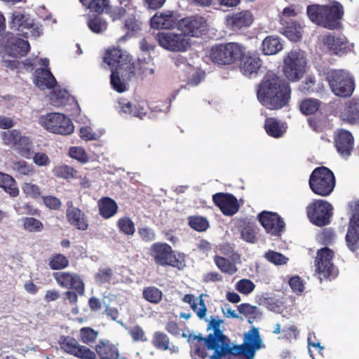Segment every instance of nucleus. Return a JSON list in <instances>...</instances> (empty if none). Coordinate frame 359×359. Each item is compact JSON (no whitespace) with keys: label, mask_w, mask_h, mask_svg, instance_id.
Segmentation results:
<instances>
[{"label":"nucleus","mask_w":359,"mask_h":359,"mask_svg":"<svg viewBox=\"0 0 359 359\" xmlns=\"http://www.w3.org/2000/svg\"><path fill=\"white\" fill-rule=\"evenodd\" d=\"M291 92L288 81L274 72H268L258 85L257 97L266 109L278 110L288 105Z\"/></svg>","instance_id":"nucleus-1"},{"label":"nucleus","mask_w":359,"mask_h":359,"mask_svg":"<svg viewBox=\"0 0 359 359\" xmlns=\"http://www.w3.org/2000/svg\"><path fill=\"white\" fill-rule=\"evenodd\" d=\"M103 59L111 69L122 70L121 76L128 80L137 75L144 74L147 70H149L151 74L154 72L152 68L147 69L144 67L141 60L135 62L131 55L118 47L113 46L108 48Z\"/></svg>","instance_id":"nucleus-2"},{"label":"nucleus","mask_w":359,"mask_h":359,"mask_svg":"<svg viewBox=\"0 0 359 359\" xmlns=\"http://www.w3.org/2000/svg\"><path fill=\"white\" fill-rule=\"evenodd\" d=\"M306 13L314 23L328 29L341 27V20L344 15V7L338 1H332L328 5L313 4L308 6Z\"/></svg>","instance_id":"nucleus-3"},{"label":"nucleus","mask_w":359,"mask_h":359,"mask_svg":"<svg viewBox=\"0 0 359 359\" xmlns=\"http://www.w3.org/2000/svg\"><path fill=\"white\" fill-rule=\"evenodd\" d=\"M245 50V46L239 43H219L211 48L209 57L215 64L229 65L238 61Z\"/></svg>","instance_id":"nucleus-4"},{"label":"nucleus","mask_w":359,"mask_h":359,"mask_svg":"<svg viewBox=\"0 0 359 359\" xmlns=\"http://www.w3.org/2000/svg\"><path fill=\"white\" fill-rule=\"evenodd\" d=\"M309 184L310 189L315 194L327 196L335 187V177L333 172L328 168L318 167L311 172Z\"/></svg>","instance_id":"nucleus-5"},{"label":"nucleus","mask_w":359,"mask_h":359,"mask_svg":"<svg viewBox=\"0 0 359 359\" xmlns=\"http://www.w3.org/2000/svg\"><path fill=\"white\" fill-rule=\"evenodd\" d=\"M283 72L288 81L297 82L306 73V59L299 50H292L284 57Z\"/></svg>","instance_id":"nucleus-6"},{"label":"nucleus","mask_w":359,"mask_h":359,"mask_svg":"<svg viewBox=\"0 0 359 359\" xmlns=\"http://www.w3.org/2000/svg\"><path fill=\"white\" fill-rule=\"evenodd\" d=\"M326 81L337 96L348 97L353 93L354 79L348 72L342 69L330 70L326 74Z\"/></svg>","instance_id":"nucleus-7"},{"label":"nucleus","mask_w":359,"mask_h":359,"mask_svg":"<svg viewBox=\"0 0 359 359\" xmlns=\"http://www.w3.org/2000/svg\"><path fill=\"white\" fill-rule=\"evenodd\" d=\"M231 347L234 353V358L254 359L256 351L264 348V345L261 339L259 329L252 327L248 332L244 334L243 344Z\"/></svg>","instance_id":"nucleus-8"},{"label":"nucleus","mask_w":359,"mask_h":359,"mask_svg":"<svg viewBox=\"0 0 359 359\" xmlns=\"http://www.w3.org/2000/svg\"><path fill=\"white\" fill-rule=\"evenodd\" d=\"M149 255L154 262L159 266H170L180 269L184 265L177 258L171 246L166 243H153L149 248Z\"/></svg>","instance_id":"nucleus-9"},{"label":"nucleus","mask_w":359,"mask_h":359,"mask_svg":"<svg viewBox=\"0 0 359 359\" xmlns=\"http://www.w3.org/2000/svg\"><path fill=\"white\" fill-rule=\"evenodd\" d=\"M40 123L48 131L62 135H70L74 126L69 118L60 113H49L40 118Z\"/></svg>","instance_id":"nucleus-10"},{"label":"nucleus","mask_w":359,"mask_h":359,"mask_svg":"<svg viewBox=\"0 0 359 359\" xmlns=\"http://www.w3.org/2000/svg\"><path fill=\"white\" fill-rule=\"evenodd\" d=\"M332 210L331 203L322 199H316L306 207V215L313 224L323 226L330 223Z\"/></svg>","instance_id":"nucleus-11"},{"label":"nucleus","mask_w":359,"mask_h":359,"mask_svg":"<svg viewBox=\"0 0 359 359\" xmlns=\"http://www.w3.org/2000/svg\"><path fill=\"white\" fill-rule=\"evenodd\" d=\"M156 39L159 46L172 52H184L189 46V39L182 32H160Z\"/></svg>","instance_id":"nucleus-12"},{"label":"nucleus","mask_w":359,"mask_h":359,"mask_svg":"<svg viewBox=\"0 0 359 359\" xmlns=\"http://www.w3.org/2000/svg\"><path fill=\"white\" fill-rule=\"evenodd\" d=\"M178 29L186 37L187 36L201 37L207 33L208 25L205 18L196 15L180 19Z\"/></svg>","instance_id":"nucleus-13"},{"label":"nucleus","mask_w":359,"mask_h":359,"mask_svg":"<svg viewBox=\"0 0 359 359\" xmlns=\"http://www.w3.org/2000/svg\"><path fill=\"white\" fill-rule=\"evenodd\" d=\"M1 135L5 144L12 146L21 156L30 158L32 141L29 137L15 129L2 132Z\"/></svg>","instance_id":"nucleus-14"},{"label":"nucleus","mask_w":359,"mask_h":359,"mask_svg":"<svg viewBox=\"0 0 359 359\" xmlns=\"http://www.w3.org/2000/svg\"><path fill=\"white\" fill-rule=\"evenodd\" d=\"M53 276L60 287L75 290L80 296L84 294L85 283L79 274L71 272H55Z\"/></svg>","instance_id":"nucleus-15"},{"label":"nucleus","mask_w":359,"mask_h":359,"mask_svg":"<svg viewBox=\"0 0 359 359\" xmlns=\"http://www.w3.org/2000/svg\"><path fill=\"white\" fill-rule=\"evenodd\" d=\"M180 15L177 11L167 10L156 12L150 19L151 27L156 29L178 28Z\"/></svg>","instance_id":"nucleus-16"},{"label":"nucleus","mask_w":359,"mask_h":359,"mask_svg":"<svg viewBox=\"0 0 359 359\" xmlns=\"http://www.w3.org/2000/svg\"><path fill=\"white\" fill-rule=\"evenodd\" d=\"M334 252L327 247L318 250L316 257V271L324 278L334 277V264L332 259Z\"/></svg>","instance_id":"nucleus-17"},{"label":"nucleus","mask_w":359,"mask_h":359,"mask_svg":"<svg viewBox=\"0 0 359 359\" xmlns=\"http://www.w3.org/2000/svg\"><path fill=\"white\" fill-rule=\"evenodd\" d=\"M61 348L67 353L81 359H96V353L86 346L79 345L72 337H64L60 341Z\"/></svg>","instance_id":"nucleus-18"},{"label":"nucleus","mask_w":359,"mask_h":359,"mask_svg":"<svg viewBox=\"0 0 359 359\" xmlns=\"http://www.w3.org/2000/svg\"><path fill=\"white\" fill-rule=\"evenodd\" d=\"M258 219L266 232L273 236H280L284 230L285 223L276 212L263 211L258 215Z\"/></svg>","instance_id":"nucleus-19"},{"label":"nucleus","mask_w":359,"mask_h":359,"mask_svg":"<svg viewBox=\"0 0 359 359\" xmlns=\"http://www.w3.org/2000/svg\"><path fill=\"white\" fill-rule=\"evenodd\" d=\"M334 142L337 152L344 158L348 157L353 149L354 138L352 133L345 129H338L334 134Z\"/></svg>","instance_id":"nucleus-20"},{"label":"nucleus","mask_w":359,"mask_h":359,"mask_svg":"<svg viewBox=\"0 0 359 359\" xmlns=\"http://www.w3.org/2000/svg\"><path fill=\"white\" fill-rule=\"evenodd\" d=\"M214 204L226 216L235 215L239 210V204L236 196L231 194L219 192L212 196Z\"/></svg>","instance_id":"nucleus-21"},{"label":"nucleus","mask_w":359,"mask_h":359,"mask_svg":"<svg viewBox=\"0 0 359 359\" xmlns=\"http://www.w3.org/2000/svg\"><path fill=\"white\" fill-rule=\"evenodd\" d=\"M238 60L240 70L246 76L257 75L262 66V60L257 52H245V50Z\"/></svg>","instance_id":"nucleus-22"},{"label":"nucleus","mask_w":359,"mask_h":359,"mask_svg":"<svg viewBox=\"0 0 359 359\" xmlns=\"http://www.w3.org/2000/svg\"><path fill=\"white\" fill-rule=\"evenodd\" d=\"M226 26L232 31L249 27L254 21L253 15L249 11H242L226 16Z\"/></svg>","instance_id":"nucleus-23"},{"label":"nucleus","mask_w":359,"mask_h":359,"mask_svg":"<svg viewBox=\"0 0 359 359\" xmlns=\"http://www.w3.org/2000/svg\"><path fill=\"white\" fill-rule=\"evenodd\" d=\"M11 28L14 30L29 29L31 35L37 37L41 34V29L35 24L33 19L20 13H13L10 22Z\"/></svg>","instance_id":"nucleus-24"},{"label":"nucleus","mask_w":359,"mask_h":359,"mask_svg":"<svg viewBox=\"0 0 359 359\" xmlns=\"http://www.w3.org/2000/svg\"><path fill=\"white\" fill-rule=\"evenodd\" d=\"M68 222L78 230L86 231L88 228V220L86 214L79 208L68 206L66 210Z\"/></svg>","instance_id":"nucleus-25"},{"label":"nucleus","mask_w":359,"mask_h":359,"mask_svg":"<svg viewBox=\"0 0 359 359\" xmlns=\"http://www.w3.org/2000/svg\"><path fill=\"white\" fill-rule=\"evenodd\" d=\"M5 48L10 55L23 57L29 51L30 45L27 41L15 36H11L7 39Z\"/></svg>","instance_id":"nucleus-26"},{"label":"nucleus","mask_w":359,"mask_h":359,"mask_svg":"<svg viewBox=\"0 0 359 359\" xmlns=\"http://www.w3.org/2000/svg\"><path fill=\"white\" fill-rule=\"evenodd\" d=\"M96 356L100 359H118L119 351L117 344L107 339H101L95 346Z\"/></svg>","instance_id":"nucleus-27"},{"label":"nucleus","mask_w":359,"mask_h":359,"mask_svg":"<svg viewBox=\"0 0 359 359\" xmlns=\"http://www.w3.org/2000/svg\"><path fill=\"white\" fill-rule=\"evenodd\" d=\"M34 76V83L40 89H52L57 84L50 69L38 68L35 70Z\"/></svg>","instance_id":"nucleus-28"},{"label":"nucleus","mask_w":359,"mask_h":359,"mask_svg":"<svg viewBox=\"0 0 359 359\" xmlns=\"http://www.w3.org/2000/svg\"><path fill=\"white\" fill-rule=\"evenodd\" d=\"M151 344L157 350L169 351L171 353L179 351V348L172 344L169 337L161 331H156L153 334Z\"/></svg>","instance_id":"nucleus-29"},{"label":"nucleus","mask_w":359,"mask_h":359,"mask_svg":"<svg viewBox=\"0 0 359 359\" xmlns=\"http://www.w3.org/2000/svg\"><path fill=\"white\" fill-rule=\"evenodd\" d=\"M323 43L331 54L341 55L346 52V41L340 37H335L331 34L325 35L323 38Z\"/></svg>","instance_id":"nucleus-30"},{"label":"nucleus","mask_w":359,"mask_h":359,"mask_svg":"<svg viewBox=\"0 0 359 359\" xmlns=\"http://www.w3.org/2000/svg\"><path fill=\"white\" fill-rule=\"evenodd\" d=\"M100 215L104 219H109L114 216L118 210L116 202L110 197L101 198L97 203Z\"/></svg>","instance_id":"nucleus-31"},{"label":"nucleus","mask_w":359,"mask_h":359,"mask_svg":"<svg viewBox=\"0 0 359 359\" xmlns=\"http://www.w3.org/2000/svg\"><path fill=\"white\" fill-rule=\"evenodd\" d=\"M120 112L142 119L147 114L146 109L140 104H133L126 98L118 100Z\"/></svg>","instance_id":"nucleus-32"},{"label":"nucleus","mask_w":359,"mask_h":359,"mask_svg":"<svg viewBox=\"0 0 359 359\" xmlns=\"http://www.w3.org/2000/svg\"><path fill=\"white\" fill-rule=\"evenodd\" d=\"M340 118L351 125L359 123V103L355 100L349 101L341 111Z\"/></svg>","instance_id":"nucleus-33"},{"label":"nucleus","mask_w":359,"mask_h":359,"mask_svg":"<svg viewBox=\"0 0 359 359\" xmlns=\"http://www.w3.org/2000/svg\"><path fill=\"white\" fill-rule=\"evenodd\" d=\"M203 294L199 296L198 304L196 303L195 296L192 294H187L182 298V301L190 305L192 310L196 313V316L200 319H204L207 314V307L203 299Z\"/></svg>","instance_id":"nucleus-34"},{"label":"nucleus","mask_w":359,"mask_h":359,"mask_svg":"<svg viewBox=\"0 0 359 359\" xmlns=\"http://www.w3.org/2000/svg\"><path fill=\"white\" fill-rule=\"evenodd\" d=\"M283 49V44L278 36H267L262 41V51L266 55H275Z\"/></svg>","instance_id":"nucleus-35"},{"label":"nucleus","mask_w":359,"mask_h":359,"mask_svg":"<svg viewBox=\"0 0 359 359\" xmlns=\"http://www.w3.org/2000/svg\"><path fill=\"white\" fill-rule=\"evenodd\" d=\"M188 341L193 344L195 355L202 359H205L208 356V343L206 338L203 337L201 335L190 334L189 335Z\"/></svg>","instance_id":"nucleus-36"},{"label":"nucleus","mask_w":359,"mask_h":359,"mask_svg":"<svg viewBox=\"0 0 359 359\" xmlns=\"http://www.w3.org/2000/svg\"><path fill=\"white\" fill-rule=\"evenodd\" d=\"M345 238L347 246L351 251L359 248V225L355 222L350 221Z\"/></svg>","instance_id":"nucleus-37"},{"label":"nucleus","mask_w":359,"mask_h":359,"mask_svg":"<svg viewBox=\"0 0 359 359\" xmlns=\"http://www.w3.org/2000/svg\"><path fill=\"white\" fill-rule=\"evenodd\" d=\"M283 34L292 41L297 42L302 37V27L296 21H285Z\"/></svg>","instance_id":"nucleus-38"},{"label":"nucleus","mask_w":359,"mask_h":359,"mask_svg":"<svg viewBox=\"0 0 359 359\" xmlns=\"http://www.w3.org/2000/svg\"><path fill=\"white\" fill-rule=\"evenodd\" d=\"M0 187L12 197H16L19 194V189L14 178L2 172H0Z\"/></svg>","instance_id":"nucleus-39"},{"label":"nucleus","mask_w":359,"mask_h":359,"mask_svg":"<svg viewBox=\"0 0 359 359\" xmlns=\"http://www.w3.org/2000/svg\"><path fill=\"white\" fill-rule=\"evenodd\" d=\"M320 104L318 99L306 98L299 103V110L304 115H312L319 110Z\"/></svg>","instance_id":"nucleus-40"},{"label":"nucleus","mask_w":359,"mask_h":359,"mask_svg":"<svg viewBox=\"0 0 359 359\" xmlns=\"http://www.w3.org/2000/svg\"><path fill=\"white\" fill-rule=\"evenodd\" d=\"M142 297L148 302L157 304L162 300L163 292L155 286H148L143 289Z\"/></svg>","instance_id":"nucleus-41"},{"label":"nucleus","mask_w":359,"mask_h":359,"mask_svg":"<svg viewBox=\"0 0 359 359\" xmlns=\"http://www.w3.org/2000/svg\"><path fill=\"white\" fill-rule=\"evenodd\" d=\"M264 128L269 136L275 138L280 137L285 132L282 129L279 121L271 117L266 118Z\"/></svg>","instance_id":"nucleus-42"},{"label":"nucleus","mask_w":359,"mask_h":359,"mask_svg":"<svg viewBox=\"0 0 359 359\" xmlns=\"http://www.w3.org/2000/svg\"><path fill=\"white\" fill-rule=\"evenodd\" d=\"M214 333L210 334L206 337L208 343V349H213L215 347L221 346V345H229L225 344L226 337L223 334L222 331L219 329L213 330Z\"/></svg>","instance_id":"nucleus-43"},{"label":"nucleus","mask_w":359,"mask_h":359,"mask_svg":"<svg viewBox=\"0 0 359 359\" xmlns=\"http://www.w3.org/2000/svg\"><path fill=\"white\" fill-rule=\"evenodd\" d=\"M81 3L90 11L102 13L109 6V0H80Z\"/></svg>","instance_id":"nucleus-44"},{"label":"nucleus","mask_w":359,"mask_h":359,"mask_svg":"<svg viewBox=\"0 0 359 359\" xmlns=\"http://www.w3.org/2000/svg\"><path fill=\"white\" fill-rule=\"evenodd\" d=\"M214 262L223 273L233 275L238 270L234 263L224 257L215 255L214 257Z\"/></svg>","instance_id":"nucleus-45"},{"label":"nucleus","mask_w":359,"mask_h":359,"mask_svg":"<svg viewBox=\"0 0 359 359\" xmlns=\"http://www.w3.org/2000/svg\"><path fill=\"white\" fill-rule=\"evenodd\" d=\"M69 265L68 258L61 253H55L48 259V266L52 270H62Z\"/></svg>","instance_id":"nucleus-46"},{"label":"nucleus","mask_w":359,"mask_h":359,"mask_svg":"<svg viewBox=\"0 0 359 359\" xmlns=\"http://www.w3.org/2000/svg\"><path fill=\"white\" fill-rule=\"evenodd\" d=\"M22 222L23 229L29 232H41L44 229L42 222L34 217H23Z\"/></svg>","instance_id":"nucleus-47"},{"label":"nucleus","mask_w":359,"mask_h":359,"mask_svg":"<svg viewBox=\"0 0 359 359\" xmlns=\"http://www.w3.org/2000/svg\"><path fill=\"white\" fill-rule=\"evenodd\" d=\"M88 26L89 29L94 33L100 34L107 29L108 24L100 15H94L88 20Z\"/></svg>","instance_id":"nucleus-48"},{"label":"nucleus","mask_w":359,"mask_h":359,"mask_svg":"<svg viewBox=\"0 0 359 359\" xmlns=\"http://www.w3.org/2000/svg\"><path fill=\"white\" fill-rule=\"evenodd\" d=\"M188 224L189 226L196 231H205L209 227L208 220L202 216H189L188 217Z\"/></svg>","instance_id":"nucleus-49"},{"label":"nucleus","mask_w":359,"mask_h":359,"mask_svg":"<svg viewBox=\"0 0 359 359\" xmlns=\"http://www.w3.org/2000/svg\"><path fill=\"white\" fill-rule=\"evenodd\" d=\"M117 226L121 233L127 236H133L135 232V224L129 217H121L117 221Z\"/></svg>","instance_id":"nucleus-50"},{"label":"nucleus","mask_w":359,"mask_h":359,"mask_svg":"<svg viewBox=\"0 0 359 359\" xmlns=\"http://www.w3.org/2000/svg\"><path fill=\"white\" fill-rule=\"evenodd\" d=\"M98 337V331L90 327L81 328L79 332V340L83 344L90 345L95 342Z\"/></svg>","instance_id":"nucleus-51"},{"label":"nucleus","mask_w":359,"mask_h":359,"mask_svg":"<svg viewBox=\"0 0 359 359\" xmlns=\"http://www.w3.org/2000/svg\"><path fill=\"white\" fill-rule=\"evenodd\" d=\"M242 238L248 243H255L257 240L256 226L253 222H248L241 231Z\"/></svg>","instance_id":"nucleus-52"},{"label":"nucleus","mask_w":359,"mask_h":359,"mask_svg":"<svg viewBox=\"0 0 359 359\" xmlns=\"http://www.w3.org/2000/svg\"><path fill=\"white\" fill-rule=\"evenodd\" d=\"M56 177L69 180L76 177L77 171L72 167L67 165H62L55 168L53 170Z\"/></svg>","instance_id":"nucleus-53"},{"label":"nucleus","mask_w":359,"mask_h":359,"mask_svg":"<svg viewBox=\"0 0 359 359\" xmlns=\"http://www.w3.org/2000/svg\"><path fill=\"white\" fill-rule=\"evenodd\" d=\"M299 337V330L294 325L284 327L282 329V336H278V339L288 342L297 340Z\"/></svg>","instance_id":"nucleus-54"},{"label":"nucleus","mask_w":359,"mask_h":359,"mask_svg":"<svg viewBox=\"0 0 359 359\" xmlns=\"http://www.w3.org/2000/svg\"><path fill=\"white\" fill-rule=\"evenodd\" d=\"M110 83L114 90L118 93L126 90V84L121 80L119 74L122 73L121 69H111Z\"/></svg>","instance_id":"nucleus-55"},{"label":"nucleus","mask_w":359,"mask_h":359,"mask_svg":"<svg viewBox=\"0 0 359 359\" xmlns=\"http://www.w3.org/2000/svg\"><path fill=\"white\" fill-rule=\"evenodd\" d=\"M113 276V270L111 268H102L99 269L95 275V280L99 285H104L111 282Z\"/></svg>","instance_id":"nucleus-56"},{"label":"nucleus","mask_w":359,"mask_h":359,"mask_svg":"<svg viewBox=\"0 0 359 359\" xmlns=\"http://www.w3.org/2000/svg\"><path fill=\"white\" fill-rule=\"evenodd\" d=\"M264 258L275 265H283L287 264L288 258L280 252L269 250L264 254Z\"/></svg>","instance_id":"nucleus-57"},{"label":"nucleus","mask_w":359,"mask_h":359,"mask_svg":"<svg viewBox=\"0 0 359 359\" xmlns=\"http://www.w3.org/2000/svg\"><path fill=\"white\" fill-rule=\"evenodd\" d=\"M22 190L23 193L33 199H36L41 196V191L40 187L34 184L29 182H25L22 185Z\"/></svg>","instance_id":"nucleus-58"},{"label":"nucleus","mask_w":359,"mask_h":359,"mask_svg":"<svg viewBox=\"0 0 359 359\" xmlns=\"http://www.w3.org/2000/svg\"><path fill=\"white\" fill-rule=\"evenodd\" d=\"M13 170L17 172L18 175H30L33 173L32 165L28 164L25 161L15 162L13 165Z\"/></svg>","instance_id":"nucleus-59"},{"label":"nucleus","mask_w":359,"mask_h":359,"mask_svg":"<svg viewBox=\"0 0 359 359\" xmlns=\"http://www.w3.org/2000/svg\"><path fill=\"white\" fill-rule=\"evenodd\" d=\"M214 353L212 355L209 359H220L222 357H224L226 355H229V359L234 358V353L231 350V347L229 345H221V346H217L213 348Z\"/></svg>","instance_id":"nucleus-60"},{"label":"nucleus","mask_w":359,"mask_h":359,"mask_svg":"<svg viewBox=\"0 0 359 359\" xmlns=\"http://www.w3.org/2000/svg\"><path fill=\"white\" fill-rule=\"evenodd\" d=\"M123 6H111L107 7L105 13L109 15L112 21L119 20L126 14V9Z\"/></svg>","instance_id":"nucleus-61"},{"label":"nucleus","mask_w":359,"mask_h":359,"mask_svg":"<svg viewBox=\"0 0 359 359\" xmlns=\"http://www.w3.org/2000/svg\"><path fill=\"white\" fill-rule=\"evenodd\" d=\"M255 287L254 283L246 278L238 280L236 285V289L241 293L248 294L251 293Z\"/></svg>","instance_id":"nucleus-62"},{"label":"nucleus","mask_w":359,"mask_h":359,"mask_svg":"<svg viewBox=\"0 0 359 359\" xmlns=\"http://www.w3.org/2000/svg\"><path fill=\"white\" fill-rule=\"evenodd\" d=\"M69 156L78 160L81 163H86L88 160V156L83 149L78 147H72L69 151Z\"/></svg>","instance_id":"nucleus-63"},{"label":"nucleus","mask_w":359,"mask_h":359,"mask_svg":"<svg viewBox=\"0 0 359 359\" xmlns=\"http://www.w3.org/2000/svg\"><path fill=\"white\" fill-rule=\"evenodd\" d=\"M124 27L128 32L135 33L141 30V22L132 15L125 20Z\"/></svg>","instance_id":"nucleus-64"}]
</instances>
